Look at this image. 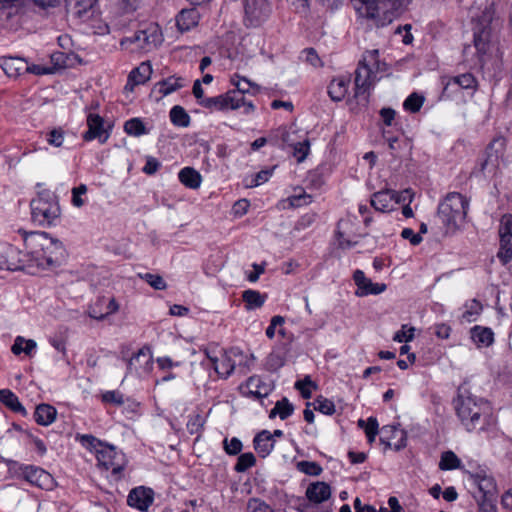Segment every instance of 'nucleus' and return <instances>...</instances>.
I'll return each mask as SVG.
<instances>
[{
	"label": "nucleus",
	"mask_w": 512,
	"mask_h": 512,
	"mask_svg": "<svg viewBox=\"0 0 512 512\" xmlns=\"http://www.w3.org/2000/svg\"><path fill=\"white\" fill-rule=\"evenodd\" d=\"M24 241L25 251L17 247L0 244V269L3 270H29L47 269L58 266L64 258L63 243L49 236L46 232H26L19 230Z\"/></svg>",
	"instance_id": "obj_1"
},
{
	"label": "nucleus",
	"mask_w": 512,
	"mask_h": 512,
	"mask_svg": "<svg viewBox=\"0 0 512 512\" xmlns=\"http://www.w3.org/2000/svg\"><path fill=\"white\" fill-rule=\"evenodd\" d=\"M453 403L459 420L468 432L483 431L494 424L489 403L472 395L466 387L458 388Z\"/></svg>",
	"instance_id": "obj_2"
},
{
	"label": "nucleus",
	"mask_w": 512,
	"mask_h": 512,
	"mask_svg": "<svg viewBox=\"0 0 512 512\" xmlns=\"http://www.w3.org/2000/svg\"><path fill=\"white\" fill-rule=\"evenodd\" d=\"M477 9L472 16V31L474 46L481 62L492 47L493 33L498 26L496 7L493 0H475Z\"/></svg>",
	"instance_id": "obj_3"
},
{
	"label": "nucleus",
	"mask_w": 512,
	"mask_h": 512,
	"mask_svg": "<svg viewBox=\"0 0 512 512\" xmlns=\"http://www.w3.org/2000/svg\"><path fill=\"white\" fill-rule=\"evenodd\" d=\"M205 354L210 360L215 372L225 379L233 373L237 365L239 366V371L245 375L250 370V366L254 361L253 355L248 357L244 355L239 348L221 351L219 356L208 350L205 351Z\"/></svg>",
	"instance_id": "obj_4"
},
{
	"label": "nucleus",
	"mask_w": 512,
	"mask_h": 512,
	"mask_svg": "<svg viewBox=\"0 0 512 512\" xmlns=\"http://www.w3.org/2000/svg\"><path fill=\"white\" fill-rule=\"evenodd\" d=\"M31 219L41 227L55 226L59 222L61 209L56 195L40 192L30 203Z\"/></svg>",
	"instance_id": "obj_5"
},
{
	"label": "nucleus",
	"mask_w": 512,
	"mask_h": 512,
	"mask_svg": "<svg viewBox=\"0 0 512 512\" xmlns=\"http://www.w3.org/2000/svg\"><path fill=\"white\" fill-rule=\"evenodd\" d=\"M378 68V50L366 51L363 58L359 61L354 77V84L356 86L354 98H359V101H363V105L368 103L369 90L373 86Z\"/></svg>",
	"instance_id": "obj_6"
},
{
	"label": "nucleus",
	"mask_w": 512,
	"mask_h": 512,
	"mask_svg": "<svg viewBox=\"0 0 512 512\" xmlns=\"http://www.w3.org/2000/svg\"><path fill=\"white\" fill-rule=\"evenodd\" d=\"M468 207L466 197L458 192H451L440 202L437 215L447 229H456L464 223Z\"/></svg>",
	"instance_id": "obj_7"
},
{
	"label": "nucleus",
	"mask_w": 512,
	"mask_h": 512,
	"mask_svg": "<svg viewBox=\"0 0 512 512\" xmlns=\"http://www.w3.org/2000/svg\"><path fill=\"white\" fill-rule=\"evenodd\" d=\"M506 144V139L503 136L495 137L487 146L482 158L473 169L472 174L484 177L495 176L504 156Z\"/></svg>",
	"instance_id": "obj_8"
},
{
	"label": "nucleus",
	"mask_w": 512,
	"mask_h": 512,
	"mask_svg": "<svg viewBox=\"0 0 512 512\" xmlns=\"http://www.w3.org/2000/svg\"><path fill=\"white\" fill-rule=\"evenodd\" d=\"M201 106L210 110H236L244 107V113L250 114L255 107L252 102H246L244 96L237 94L235 91H229L226 94L208 97L201 101Z\"/></svg>",
	"instance_id": "obj_9"
},
{
	"label": "nucleus",
	"mask_w": 512,
	"mask_h": 512,
	"mask_svg": "<svg viewBox=\"0 0 512 512\" xmlns=\"http://www.w3.org/2000/svg\"><path fill=\"white\" fill-rule=\"evenodd\" d=\"M243 23L248 28L260 27L272 12L270 0H243Z\"/></svg>",
	"instance_id": "obj_10"
},
{
	"label": "nucleus",
	"mask_w": 512,
	"mask_h": 512,
	"mask_svg": "<svg viewBox=\"0 0 512 512\" xmlns=\"http://www.w3.org/2000/svg\"><path fill=\"white\" fill-rule=\"evenodd\" d=\"M127 375H136L142 377L148 375L153 368V357L148 347L140 348L132 357L126 359Z\"/></svg>",
	"instance_id": "obj_11"
},
{
	"label": "nucleus",
	"mask_w": 512,
	"mask_h": 512,
	"mask_svg": "<svg viewBox=\"0 0 512 512\" xmlns=\"http://www.w3.org/2000/svg\"><path fill=\"white\" fill-rule=\"evenodd\" d=\"M18 474L23 479L32 485L41 489H52L54 486V479L47 471L33 465H20Z\"/></svg>",
	"instance_id": "obj_12"
},
{
	"label": "nucleus",
	"mask_w": 512,
	"mask_h": 512,
	"mask_svg": "<svg viewBox=\"0 0 512 512\" xmlns=\"http://www.w3.org/2000/svg\"><path fill=\"white\" fill-rule=\"evenodd\" d=\"M98 466L105 470H111L112 474L117 476L123 470V457L111 445L105 444L104 447L97 450Z\"/></svg>",
	"instance_id": "obj_13"
},
{
	"label": "nucleus",
	"mask_w": 512,
	"mask_h": 512,
	"mask_svg": "<svg viewBox=\"0 0 512 512\" xmlns=\"http://www.w3.org/2000/svg\"><path fill=\"white\" fill-rule=\"evenodd\" d=\"M380 441L386 449L399 451L406 447L407 433L396 425H386L380 430Z\"/></svg>",
	"instance_id": "obj_14"
},
{
	"label": "nucleus",
	"mask_w": 512,
	"mask_h": 512,
	"mask_svg": "<svg viewBox=\"0 0 512 512\" xmlns=\"http://www.w3.org/2000/svg\"><path fill=\"white\" fill-rule=\"evenodd\" d=\"M354 284L357 286L355 295L359 297L379 295L387 289V285L385 283L372 282L370 278L365 276L362 270L354 271Z\"/></svg>",
	"instance_id": "obj_15"
},
{
	"label": "nucleus",
	"mask_w": 512,
	"mask_h": 512,
	"mask_svg": "<svg viewBox=\"0 0 512 512\" xmlns=\"http://www.w3.org/2000/svg\"><path fill=\"white\" fill-rule=\"evenodd\" d=\"M133 41L138 47L150 51L162 42V34L156 25H150L146 29L139 30L134 34Z\"/></svg>",
	"instance_id": "obj_16"
},
{
	"label": "nucleus",
	"mask_w": 512,
	"mask_h": 512,
	"mask_svg": "<svg viewBox=\"0 0 512 512\" xmlns=\"http://www.w3.org/2000/svg\"><path fill=\"white\" fill-rule=\"evenodd\" d=\"M154 500L153 490L145 487H137L130 491L127 503L140 511H147Z\"/></svg>",
	"instance_id": "obj_17"
},
{
	"label": "nucleus",
	"mask_w": 512,
	"mask_h": 512,
	"mask_svg": "<svg viewBox=\"0 0 512 512\" xmlns=\"http://www.w3.org/2000/svg\"><path fill=\"white\" fill-rule=\"evenodd\" d=\"M98 0H65L67 12L74 18L83 22L89 20L93 14V6Z\"/></svg>",
	"instance_id": "obj_18"
},
{
	"label": "nucleus",
	"mask_w": 512,
	"mask_h": 512,
	"mask_svg": "<svg viewBox=\"0 0 512 512\" xmlns=\"http://www.w3.org/2000/svg\"><path fill=\"white\" fill-rule=\"evenodd\" d=\"M469 478L478 486L480 495L493 496L498 494L495 479L488 475L484 469H479L474 473L469 472Z\"/></svg>",
	"instance_id": "obj_19"
},
{
	"label": "nucleus",
	"mask_w": 512,
	"mask_h": 512,
	"mask_svg": "<svg viewBox=\"0 0 512 512\" xmlns=\"http://www.w3.org/2000/svg\"><path fill=\"white\" fill-rule=\"evenodd\" d=\"M103 118L97 114H89L87 117L88 130L84 133L83 138L86 141L98 139L101 144L108 139V133L103 128Z\"/></svg>",
	"instance_id": "obj_20"
},
{
	"label": "nucleus",
	"mask_w": 512,
	"mask_h": 512,
	"mask_svg": "<svg viewBox=\"0 0 512 512\" xmlns=\"http://www.w3.org/2000/svg\"><path fill=\"white\" fill-rule=\"evenodd\" d=\"M305 497L314 505L321 504L331 497V487L323 481L312 482L306 489Z\"/></svg>",
	"instance_id": "obj_21"
},
{
	"label": "nucleus",
	"mask_w": 512,
	"mask_h": 512,
	"mask_svg": "<svg viewBox=\"0 0 512 512\" xmlns=\"http://www.w3.org/2000/svg\"><path fill=\"white\" fill-rule=\"evenodd\" d=\"M1 68L8 77L17 78L29 69L27 61L20 57H3Z\"/></svg>",
	"instance_id": "obj_22"
},
{
	"label": "nucleus",
	"mask_w": 512,
	"mask_h": 512,
	"mask_svg": "<svg viewBox=\"0 0 512 512\" xmlns=\"http://www.w3.org/2000/svg\"><path fill=\"white\" fill-rule=\"evenodd\" d=\"M398 203L400 200L396 198V193L391 190L379 191L373 194L371 205L377 211L386 212L393 208V202Z\"/></svg>",
	"instance_id": "obj_23"
},
{
	"label": "nucleus",
	"mask_w": 512,
	"mask_h": 512,
	"mask_svg": "<svg viewBox=\"0 0 512 512\" xmlns=\"http://www.w3.org/2000/svg\"><path fill=\"white\" fill-rule=\"evenodd\" d=\"M470 338L478 348L489 347L494 343V332L489 327L476 325L470 329Z\"/></svg>",
	"instance_id": "obj_24"
},
{
	"label": "nucleus",
	"mask_w": 512,
	"mask_h": 512,
	"mask_svg": "<svg viewBox=\"0 0 512 512\" xmlns=\"http://www.w3.org/2000/svg\"><path fill=\"white\" fill-rule=\"evenodd\" d=\"M144 0H109V8L116 16L131 14L141 8Z\"/></svg>",
	"instance_id": "obj_25"
},
{
	"label": "nucleus",
	"mask_w": 512,
	"mask_h": 512,
	"mask_svg": "<svg viewBox=\"0 0 512 512\" xmlns=\"http://www.w3.org/2000/svg\"><path fill=\"white\" fill-rule=\"evenodd\" d=\"M253 443L257 453L261 457H266L273 450L275 440L269 431L263 430L255 436Z\"/></svg>",
	"instance_id": "obj_26"
},
{
	"label": "nucleus",
	"mask_w": 512,
	"mask_h": 512,
	"mask_svg": "<svg viewBox=\"0 0 512 512\" xmlns=\"http://www.w3.org/2000/svg\"><path fill=\"white\" fill-rule=\"evenodd\" d=\"M183 87V78L170 76L166 79H163L157 82L154 86L153 93L158 92L160 94V98L163 96L169 95L178 89Z\"/></svg>",
	"instance_id": "obj_27"
},
{
	"label": "nucleus",
	"mask_w": 512,
	"mask_h": 512,
	"mask_svg": "<svg viewBox=\"0 0 512 512\" xmlns=\"http://www.w3.org/2000/svg\"><path fill=\"white\" fill-rule=\"evenodd\" d=\"M380 0H354V10L361 18L375 19L378 15Z\"/></svg>",
	"instance_id": "obj_28"
},
{
	"label": "nucleus",
	"mask_w": 512,
	"mask_h": 512,
	"mask_svg": "<svg viewBox=\"0 0 512 512\" xmlns=\"http://www.w3.org/2000/svg\"><path fill=\"white\" fill-rule=\"evenodd\" d=\"M350 228L351 223L349 219L340 220L337 225V230L335 233V242L334 244L337 248L341 250H347L350 248Z\"/></svg>",
	"instance_id": "obj_29"
},
{
	"label": "nucleus",
	"mask_w": 512,
	"mask_h": 512,
	"mask_svg": "<svg viewBox=\"0 0 512 512\" xmlns=\"http://www.w3.org/2000/svg\"><path fill=\"white\" fill-rule=\"evenodd\" d=\"M199 21V13L195 8L182 9L176 18L177 27L181 31H188L196 26Z\"/></svg>",
	"instance_id": "obj_30"
},
{
	"label": "nucleus",
	"mask_w": 512,
	"mask_h": 512,
	"mask_svg": "<svg viewBox=\"0 0 512 512\" xmlns=\"http://www.w3.org/2000/svg\"><path fill=\"white\" fill-rule=\"evenodd\" d=\"M57 416V410L50 404H39L34 412V418L37 424L48 426L52 424Z\"/></svg>",
	"instance_id": "obj_31"
},
{
	"label": "nucleus",
	"mask_w": 512,
	"mask_h": 512,
	"mask_svg": "<svg viewBox=\"0 0 512 512\" xmlns=\"http://www.w3.org/2000/svg\"><path fill=\"white\" fill-rule=\"evenodd\" d=\"M179 181L190 189H197L201 185L200 173L192 167H185L178 174Z\"/></svg>",
	"instance_id": "obj_32"
},
{
	"label": "nucleus",
	"mask_w": 512,
	"mask_h": 512,
	"mask_svg": "<svg viewBox=\"0 0 512 512\" xmlns=\"http://www.w3.org/2000/svg\"><path fill=\"white\" fill-rule=\"evenodd\" d=\"M152 74V67L148 62L141 63L137 68L133 69L128 77L129 83L133 85L144 84L150 79Z\"/></svg>",
	"instance_id": "obj_33"
},
{
	"label": "nucleus",
	"mask_w": 512,
	"mask_h": 512,
	"mask_svg": "<svg viewBox=\"0 0 512 512\" xmlns=\"http://www.w3.org/2000/svg\"><path fill=\"white\" fill-rule=\"evenodd\" d=\"M0 402L11 409L13 412L21 413L26 415V409L20 403L18 397L9 389L0 390Z\"/></svg>",
	"instance_id": "obj_34"
},
{
	"label": "nucleus",
	"mask_w": 512,
	"mask_h": 512,
	"mask_svg": "<svg viewBox=\"0 0 512 512\" xmlns=\"http://www.w3.org/2000/svg\"><path fill=\"white\" fill-rule=\"evenodd\" d=\"M242 299L247 310H254L264 305L266 295L257 290L248 289L243 292Z\"/></svg>",
	"instance_id": "obj_35"
},
{
	"label": "nucleus",
	"mask_w": 512,
	"mask_h": 512,
	"mask_svg": "<svg viewBox=\"0 0 512 512\" xmlns=\"http://www.w3.org/2000/svg\"><path fill=\"white\" fill-rule=\"evenodd\" d=\"M349 80L344 78L333 79L328 87V94L333 101L342 100L348 92Z\"/></svg>",
	"instance_id": "obj_36"
},
{
	"label": "nucleus",
	"mask_w": 512,
	"mask_h": 512,
	"mask_svg": "<svg viewBox=\"0 0 512 512\" xmlns=\"http://www.w3.org/2000/svg\"><path fill=\"white\" fill-rule=\"evenodd\" d=\"M282 140L294 148V156L297 158L298 162H302L306 159L310 150V142L308 139H305L302 142L293 143L290 140V134L285 133L282 136Z\"/></svg>",
	"instance_id": "obj_37"
},
{
	"label": "nucleus",
	"mask_w": 512,
	"mask_h": 512,
	"mask_svg": "<svg viewBox=\"0 0 512 512\" xmlns=\"http://www.w3.org/2000/svg\"><path fill=\"white\" fill-rule=\"evenodd\" d=\"M36 342L32 339L26 340L22 336H17L14 340V344L11 347V351L15 355H20L21 353H25L26 355H31V353L36 348Z\"/></svg>",
	"instance_id": "obj_38"
},
{
	"label": "nucleus",
	"mask_w": 512,
	"mask_h": 512,
	"mask_svg": "<svg viewBox=\"0 0 512 512\" xmlns=\"http://www.w3.org/2000/svg\"><path fill=\"white\" fill-rule=\"evenodd\" d=\"M358 427L361 428L369 443L374 442L377 434L379 433L378 421L375 417H369L366 421L359 419L357 421Z\"/></svg>",
	"instance_id": "obj_39"
},
{
	"label": "nucleus",
	"mask_w": 512,
	"mask_h": 512,
	"mask_svg": "<svg viewBox=\"0 0 512 512\" xmlns=\"http://www.w3.org/2000/svg\"><path fill=\"white\" fill-rule=\"evenodd\" d=\"M294 411L293 405L287 398H282L277 401L274 408L270 411L269 417L274 418L279 416L281 420L287 419Z\"/></svg>",
	"instance_id": "obj_40"
},
{
	"label": "nucleus",
	"mask_w": 512,
	"mask_h": 512,
	"mask_svg": "<svg viewBox=\"0 0 512 512\" xmlns=\"http://www.w3.org/2000/svg\"><path fill=\"white\" fill-rule=\"evenodd\" d=\"M247 386L251 393L258 398L266 397L270 392V386L264 383L259 376H251L247 380Z\"/></svg>",
	"instance_id": "obj_41"
},
{
	"label": "nucleus",
	"mask_w": 512,
	"mask_h": 512,
	"mask_svg": "<svg viewBox=\"0 0 512 512\" xmlns=\"http://www.w3.org/2000/svg\"><path fill=\"white\" fill-rule=\"evenodd\" d=\"M171 122L178 127H188L190 124V116L182 106H174L169 113Z\"/></svg>",
	"instance_id": "obj_42"
},
{
	"label": "nucleus",
	"mask_w": 512,
	"mask_h": 512,
	"mask_svg": "<svg viewBox=\"0 0 512 512\" xmlns=\"http://www.w3.org/2000/svg\"><path fill=\"white\" fill-rule=\"evenodd\" d=\"M497 257L503 264H507L512 259V235L500 237V250Z\"/></svg>",
	"instance_id": "obj_43"
},
{
	"label": "nucleus",
	"mask_w": 512,
	"mask_h": 512,
	"mask_svg": "<svg viewBox=\"0 0 512 512\" xmlns=\"http://www.w3.org/2000/svg\"><path fill=\"white\" fill-rule=\"evenodd\" d=\"M461 467V460L453 451L443 452L439 462L441 470H453Z\"/></svg>",
	"instance_id": "obj_44"
},
{
	"label": "nucleus",
	"mask_w": 512,
	"mask_h": 512,
	"mask_svg": "<svg viewBox=\"0 0 512 512\" xmlns=\"http://www.w3.org/2000/svg\"><path fill=\"white\" fill-rule=\"evenodd\" d=\"M18 12L16 0H0V21H8Z\"/></svg>",
	"instance_id": "obj_45"
},
{
	"label": "nucleus",
	"mask_w": 512,
	"mask_h": 512,
	"mask_svg": "<svg viewBox=\"0 0 512 512\" xmlns=\"http://www.w3.org/2000/svg\"><path fill=\"white\" fill-rule=\"evenodd\" d=\"M448 85H458L462 89H475L477 82L471 73H464L453 77Z\"/></svg>",
	"instance_id": "obj_46"
},
{
	"label": "nucleus",
	"mask_w": 512,
	"mask_h": 512,
	"mask_svg": "<svg viewBox=\"0 0 512 512\" xmlns=\"http://www.w3.org/2000/svg\"><path fill=\"white\" fill-rule=\"evenodd\" d=\"M255 464L256 458L253 453H243L238 457L237 463L234 466V470L238 473H242L253 467Z\"/></svg>",
	"instance_id": "obj_47"
},
{
	"label": "nucleus",
	"mask_w": 512,
	"mask_h": 512,
	"mask_svg": "<svg viewBox=\"0 0 512 512\" xmlns=\"http://www.w3.org/2000/svg\"><path fill=\"white\" fill-rule=\"evenodd\" d=\"M124 130L127 134L137 137L146 134L145 125L139 118H132L126 121Z\"/></svg>",
	"instance_id": "obj_48"
},
{
	"label": "nucleus",
	"mask_w": 512,
	"mask_h": 512,
	"mask_svg": "<svg viewBox=\"0 0 512 512\" xmlns=\"http://www.w3.org/2000/svg\"><path fill=\"white\" fill-rule=\"evenodd\" d=\"M296 468L298 471L310 476H319L323 471L317 462L306 460L297 462Z\"/></svg>",
	"instance_id": "obj_49"
},
{
	"label": "nucleus",
	"mask_w": 512,
	"mask_h": 512,
	"mask_svg": "<svg viewBox=\"0 0 512 512\" xmlns=\"http://www.w3.org/2000/svg\"><path fill=\"white\" fill-rule=\"evenodd\" d=\"M466 308V311L462 314V319L467 322L475 320V317L482 311V305L477 299H472L467 303Z\"/></svg>",
	"instance_id": "obj_50"
},
{
	"label": "nucleus",
	"mask_w": 512,
	"mask_h": 512,
	"mask_svg": "<svg viewBox=\"0 0 512 512\" xmlns=\"http://www.w3.org/2000/svg\"><path fill=\"white\" fill-rule=\"evenodd\" d=\"M496 501H497V495H493V496L480 495L477 498V503H478L480 512H496Z\"/></svg>",
	"instance_id": "obj_51"
},
{
	"label": "nucleus",
	"mask_w": 512,
	"mask_h": 512,
	"mask_svg": "<svg viewBox=\"0 0 512 512\" xmlns=\"http://www.w3.org/2000/svg\"><path fill=\"white\" fill-rule=\"evenodd\" d=\"M138 276L156 290H164L167 287L163 277L158 274L144 273L138 274Z\"/></svg>",
	"instance_id": "obj_52"
},
{
	"label": "nucleus",
	"mask_w": 512,
	"mask_h": 512,
	"mask_svg": "<svg viewBox=\"0 0 512 512\" xmlns=\"http://www.w3.org/2000/svg\"><path fill=\"white\" fill-rule=\"evenodd\" d=\"M424 102V98L417 93H412L404 101V108L412 113L418 112Z\"/></svg>",
	"instance_id": "obj_53"
},
{
	"label": "nucleus",
	"mask_w": 512,
	"mask_h": 512,
	"mask_svg": "<svg viewBox=\"0 0 512 512\" xmlns=\"http://www.w3.org/2000/svg\"><path fill=\"white\" fill-rule=\"evenodd\" d=\"M414 331V327H409L404 324L401 329L394 334L393 340L399 343L410 342L414 338Z\"/></svg>",
	"instance_id": "obj_54"
},
{
	"label": "nucleus",
	"mask_w": 512,
	"mask_h": 512,
	"mask_svg": "<svg viewBox=\"0 0 512 512\" xmlns=\"http://www.w3.org/2000/svg\"><path fill=\"white\" fill-rule=\"evenodd\" d=\"M80 442L84 447L95 452L96 455H97V450H100V448L104 447V445H105L104 443H102L100 440H98L94 436L88 435V434L82 435L80 437Z\"/></svg>",
	"instance_id": "obj_55"
},
{
	"label": "nucleus",
	"mask_w": 512,
	"mask_h": 512,
	"mask_svg": "<svg viewBox=\"0 0 512 512\" xmlns=\"http://www.w3.org/2000/svg\"><path fill=\"white\" fill-rule=\"evenodd\" d=\"M205 424V419L200 415L196 414L191 416L187 422V430L190 434H199Z\"/></svg>",
	"instance_id": "obj_56"
},
{
	"label": "nucleus",
	"mask_w": 512,
	"mask_h": 512,
	"mask_svg": "<svg viewBox=\"0 0 512 512\" xmlns=\"http://www.w3.org/2000/svg\"><path fill=\"white\" fill-rule=\"evenodd\" d=\"M314 409L325 415H331L335 411V406L332 401L319 397L314 402Z\"/></svg>",
	"instance_id": "obj_57"
},
{
	"label": "nucleus",
	"mask_w": 512,
	"mask_h": 512,
	"mask_svg": "<svg viewBox=\"0 0 512 512\" xmlns=\"http://www.w3.org/2000/svg\"><path fill=\"white\" fill-rule=\"evenodd\" d=\"M223 448L227 454L237 455L242 450V442L236 437H233L230 440L225 438L223 441Z\"/></svg>",
	"instance_id": "obj_58"
},
{
	"label": "nucleus",
	"mask_w": 512,
	"mask_h": 512,
	"mask_svg": "<svg viewBox=\"0 0 512 512\" xmlns=\"http://www.w3.org/2000/svg\"><path fill=\"white\" fill-rule=\"evenodd\" d=\"M310 387L315 388V385L309 376H306L303 380H299L295 383V388L300 391L302 397L305 399H309L311 397Z\"/></svg>",
	"instance_id": "obj_59"
},
{
	"label": "nucleus",
	"mask_w": 512,
	"mask_h": 512,
	"mask_svg": "<svg viewBox=\"0 0 512 512\" xmlns=\"http://www.w3.org/2000/svg\"><path fill=\"white\" fill-rule=\"evenodd\" d=\"M302 58L313 67H321L322 62L314 48H306L302 51Z\"/></svg>",
	"instance_id": "obj_60"
},
{
	"label": "nucleus",
	"mask_w": 512,
	"mask_h": 512,
	"mask_svg": "<svg viewBox=\"0 0 512 512\" xmlns=\"http://www.w3.org/2000/svg\"><path fill=\"white\" fill-rule=\"evenodd\" d=\"M102 400L106 403H112L116 406L124 404V397L119 391H107L102 395Z\"/></svg>",
	"instance_id": "obj_61"
},
{
	"label": "nucleus",
	"mask_w": 512,
	"mask_h": 512,
	"mask_svg": "<svg viewBox=\"0 0 512 512\" xmlns=\"http://www.w3.org/2000/svg\"><path fill=\"white\" fill-rule=\"evenodd\" d=\"M86 192L87 186L85 184H80L72 189V204L75 207H82L84 205V200L81 198V195L86 194Z\"/></svg>",
	"instance_id": "obj_62"
},
{
	"label": "nucleus",
	"mask_w": 512,
	"mask_h": 512,
	"mask_svg": "<svg viewBox=\"0 0 512 512\" xmlns=\"http://www.w3.org/2000/svg\"><path fill=\"white\" fill-rule=\"evenodd\" d=\"M47 142L55 147H60L63 144L64 132L61 129H53L47 133Z\"/></svg>",
	"instance_id": "obj_63"
},
{
	"label": "nucleus",
	"mask_w": 512,
	"mask_h": 512,
	"mask_svg": "<svg viewBox=\"0 0 512 512\" xmlns=\"http://www.w3.org/2000/svg\"><path fill=\"white\" fill-rule=\"evenodd\" d=\"M512 235V215L506 214L502 217L499 226V236Z\"/></svg>",
	"instance_id": "obj_64"
}]
</instances>
